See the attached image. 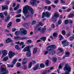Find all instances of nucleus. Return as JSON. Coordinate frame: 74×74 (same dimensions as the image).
I'll return each instance as SVG.
<instances>
[{
	"instance_id": "obj_1",
	"label": "nucleus",
	"mask_w": 74,
	"mask_h": 74,
	"mask_svg": "<svg viewBox=\"0 0 74 74\" xmlns=\"http://www.w3.org/2000/svg\"><path fill=\"white\" fill-rule=\"evenodd\" d=\"M28 10L30 11L32 15L34 14V10L32 8H31V7L27 5L25 6L23 9V13L25 14V16L27 18L30 16L29 14H27L28 13Z\"/></svg>"
},
{
	"instance_id": "obj_2",
	"label": "nucleus",
	"mask_w": 74,
	"mask_h": 74,
	"mask_svg": "<svg viewBox=\"0 0 74 74\" xmlns=\"http://www.w3.org/2000/svg\"><path fill=\"white\" fill-rule=\"evenodd\" d=\"M59 16V14L56 12L54 14V15L52 17V21L54 23L56 22V18Z\"/></svg>"
},
{
	"instance_id": "obj_3",
	"label": "nucleus",
	"mask_w": 74,
	"mask_h": 74,
	"mask_svg": "<svg viewBox=\"0 0 74 74\" xmlns=\"http://www.w3.org/2000/svg\"><path fill=\"white\" fill-rule=\"evenodd\" d=\"M8 73V71L5 70V69L1 67L0 68V74H7Z\"/></svg>"
},
{
	"instance_id": "obj_4",
	"label": "nucleus",
	"mask_w": 74,
	"mask_h": 74,
	"mask_svg": "<svg viewBox=\"0 0 74 74\" xmlns=\"http://www.w3.org/2000/svg\"><path fill=\"white\" fill-rule=\"evenodd\" d=\"M56 48V45H53L48 46L47 49L48 51H51V50H54V49H55Z\"/></svg>"
},
{
	"instance_id": "obj_5",
	"label": "nucleus",
	"mask_w": 74,
	"mask_h": 74,
	"mask_svg": "<svg viewBox=\"0 0 74 74\" xmlns=\"http://www.w3.org/2000/svg\"><path fill=\"white\" fill-rule=\"evenodd\" d=\"M62 44L63 45V47H67L69 45V42H67V40H63L62 41Z\"/></svg>"
},
{
	"instance_id": "obj_6",
	"label": "nucleus",
	"mask_w": 74,
	"mask_h": 74,
	"mask_svg": "<svg viewBox=\"0 0 74 74\" xmlns=\"http://www.w3.org/2000/svg\"><path fill=\"white\" fill-rule=\"evenodd\" d=\"M8 56L10 59H11L12 57H14V56L15 55V53L13 52H12L11 51H10L9 52L8 54Z\"/></svg>"
},
{
	"instance_id": "obj_7",
	"label": "nucleus",
	"mask_w": 74,
	"mask_h": 74,
	"mask_svg": "<svg viewBox=\"0 0 74 74\" xmlns=\"http://www.w3.org/2000/svg\"><path fill=\"white\" fill-rule=\"evenodd\" d=\"M1 52L2 53H3V54L1 56V58H3L8 53V52L6 50H2Z\"/></svg>"
},
{
	"instance_id": "obj_8",
	"label": "nucleus",
	"mask_w": 74,
	"mask_h": 74,
	"mask_svg": "<svg viewBox=\"0 0 74 74\" xmlns=\"http://www.w3.org/2000/svg\"><path fill=\"white\" fill-rule=\"evenodd\" d=\"M32 62L33 63H32V62H30L29 63L28 65V69H30V68L32 67V64H34L35 63H36V61L34 60L32 61Z\"/></svg>"
},
{
	"instance_id": "obj_9",
	"label": "nucleus",
	"mask_w": 74,
	"mask_h": 74,
	"mask_svg": "<svg viewBox=\"0 0 74 74\" xmlns=\"http://www.w3.org/2000/svg\"><path fill=\"white\" fill-rule=\"evenodd\" d=\"M22 34H23L24 35H26L27 34V31L24 28H22L20 30Z\"/></svg>"
},
{
	"instance_id": "obj_10",
	"label": "nucleus",
	"mask_w": 74,
	"mask_h": 74,
	"mask_svg": "<svg viewBox=\"0 0 74 74\" xmlns=\"http://www.w3.org/2000/svg\"><path fill=\"white\" fill-rule=\"evenodd\" d=\"M17 61V59L16 58H15L14 60L12 62V64L10 65V67L12 68L13 67H14V65L16 63V62Z\"/></svg>"
},
{
	"instance_id": "obj_11",
	"label": "nucleus",
	"mask_w": 74,
	"mask_h": 74,
	"mask_svg": "<svg viewBox=\"0 0 74 74\" xmlns=\"http://www.w3.org/2000/svg\"><path fill=\"white\" fill-rule=\"evenodd\" d=\"M49 51L48 52V53L50 55H51V56H52V55H54L55 53V51L54 50H49Z\"/></svg>"
},
{
	"instance_id": "obj_12",
	"label": "nucleus",
	"mask_w": 74,
	"mask_h": 74,
	"mask_svg": "<svg viewBox=\"0 0 74 74\" xmlns=\"http://www.w3.org/2000/svg\"><path fill=\"white\" fill-rule=\"evenodd\" d=\"M23 51L24 52H29L30 51V50L28 46H27L24 49Z\"/></svg>"
},
{
	"instance_id": "obj_13",
	"label": "nucleus",
	"mask_w": 74,
	"mask_h": 74,
	"mask_svg": "<svg viewBox=\"0 0 74 74\" xmlns=\"http://www.w3.org/2000/svg\"><path fill=\"white\" fill-rule=\"evenodd\" d=\"M45 16L47 17V18H49V17L50 16L51 14L48 12H46L45 13Z\"/></svg>"
},
{
	"instance_id": "obj_14",
	"label": "nucleus",
	"mask_w": 74,
	"mask_h": 74,
	"mask_svg": "<svg viewBox=\"0 0 74 74\" xmlns=\"http://www.w3.org/2000/svg\"><path fill=\"white\" fill-rule=\"evenodd\" d=\"M32 55V53H31V52L30 51H27L26 54V56L27 57H30L31 56V55Z\"/></svg>"
},
{
	"instance_id": "obj_15",
	"label": "nucleus",
	"mask_w": 74,
	"mask_h": 74,
	"mask_svg": "<svg viewBox=\"0 0 74 74\" xmlns=\"http://www.w3.org/2000/svg\"><path fill=\"white\" fill-rule=\"evenodd\" d=\"M10 42H13V41H12L11 40V38H8L6 40V43H9Z\"/></svg>"
},
{
	"instance_id": "obj_16",
	"label": "nucleus",
	"mask_w": 74,
	"mask_h": 74,
	"mask_svg": "<svg viewBox=\"0 0 74 74\" xmlns=\"http://www.w3.org/2000/svg\"><path fill=\"white\" fill-rule=\"evenodd\" d=\"M2 10H8V6L7 5H5L4 6L2 5Z\"/></svg>"
},
{
	"instance_id": "obj_17",
	"label": "nucleus",
	"mask_w": 74,
	"mask_h": 74,
	"mask_svg": "<svg viewBox=\"0 0 74 74\" xmlns=\"http://www.w3.org/2000/svg\"><path fill=\"white\" fill-rule=\"evenodd\" d=\"M39 66V65L38 64H37L36 65L34 68L33 70L34 71H36V70H37V69H38V67Z\"/></svg>"
},
{
	"instance_id": "obj_18",
	"label": "nucleus",
	"mask_w": 74,
	"mask_h": 74,
	"mask_svg": "<svg viewBox=\"0 0 74 74\" xmlns=\"http://www.w3.org/2000/svg\"><path fill=\"white\" fill-rule=\"evenodd\" d=\"M45 30H46V29L45 28H44L41 29V31H40V32L42 34H44V33Z\"/></svg>"
},
{
	"instance_id": "obj_19",
	"label": "nucleus",
	"mask_w": 74,
	"mask_h": 74,
	"mask_svg": "<svg viewBox=\"0 0 74 74\" xmlns=\"http://www.w3.org/2000/svg\"><path fill=\"white\" fill-rule=\"evenodd\" d=\"M37 51V47H35L33 51V53L34 54H36V52Z\"/></svg>"
},
{
	"instance_id": "obj_20",
	"label": "nucleus",
	"mask_w": 74,
	"mask_h": 74,
	"mask_svg": "<svg viewBox=\"0 0 74 74\" xmlns=\"http://www.w3.org/2000/svg\"><path fill=\"white\" fill-rule=\"evenodd\" d=\"M15 47L16 49H17V50H19L21 49V48L19 47V45H15Z\"/></svg>"
},
{
	"instance_id": "obj_21",
	"label": "nucleus",
	"mask_w": 74,
	"mask_h": 74,
	"mask_svg": "<svg viewBox=\"0 0 74 74\" xmlns=\"http://www.w3.org/2000/svg\"><path fill=\"white\" fill-rule=\"evenodd\" d=\"M27 67L26 65H24L22 67V69L23 70H26L27 69Z\"/></svg>"
},
{
	"instance_id": "obj_22",
	"label": "nucleus",
	"mask_w": 74,
	"mask_h": 74,
	"mask_svg": "<svg viewBox=\"0 0 74 74\" xmlns=\"http://www.w3.org/2000/svg\"><path fill=\"white\" fill-rule=\"evenodd\" d=\"M23 25L26 29H28L29 28V26H28V24L27 23H25L23 24Z\"/></svg>"
},
{
	"instance_id": "obj_23",
	"label": "nucleus",
	"mask_w": 74,
	"mask_h": 74,
	"mask_svg": "<svg viewBox=\"0 0 74 74\" xmlns=\"http://www.w3.org/2000/svg\"><path fill=\"white\" fill-rule=\"evenodd\" d=\"M45 2L47 4H50L51 3V2L49 0H45Z\"/></svg>"
},
{
	"instance_id": "obj_24",
	"label": "nucleus",
	"mask_w": 74,
	"mask_h": 74,
	"mask_svg": "<svg viewBox=\"0 0 74 74\" xmlns=\"http://www.w3.org/2000/svg\"><path fill=\"white\" fill-rule=\"evenodd\" d=\"M62 21L61 19H60L59 20L58 22V24L57 25V26H58V25H61Z\"/></svg>"
},
{
	"instance_id": "obj_25",
	"label": "nucleus",
	"mask_w": 74,
	"mask_h": 74,
	"mask_svg": "<svg viewBox=\"0 0 74 74\" xmlns=\"http://www.w3.org/2000/svg\"><path fill=\"white\" fill-rule=\"evenodd\" d=\"M12 25V22H10L8 24L7 28H10V27H11V26Z\"/></svg>"
},
{
	"instance_id": "obj_26",
	"label": "nucleus",
	"mask_w": 74,
	"mask_h": 74,
	"mask_svg": "<svg viewBox=\"0 0 74 74\" xmlns=\"http://www.w3.org/2000/svg\"><path fill=\"white\" fill-rule=\"evenodd\" d=\"M58 33H54L53 34V36L54 37V38H55L56 37H57L58 36Z\"/></svg>"
},
{
	"instance_id": "obj_27",
	"label": "nucleus",
	"mask_w": 74,
	"mask_h": 74,
	"mask_svg": "<svg viewBox=\"0 0 74 74\" xmlns=\"http://www.w3.org/2000/svg\"><path fill=\"white\" fill-rule=\"evenodd\" d=\"M18 8H19V4L17 3V6L16 7L14 8V10H17Z\"/></svg>"
},
{
	"instance_id": "obj_28",
	"label": "nucleus",
	"mask_w": 74,
	"mask_h": 74,
	"mask_svg": "<svg viewBox=\"0 0 74 74\" xmlns=\"http://www.w3.org/2000/svg\"><path fill=\"white\" fill-rule=\"evenodd\" d=\"M8 59V57H6L4 58L3 59V62H6L7 60Z\"/></svg>"
},
{
	"instance_id": "obj_29",
	"label": "nucleus",
	"mask_w": 74,
	"mask_h": 74,
	"mask_svg": "<svg viewBox=\"0 0 74 74\" xmlns=\"http://www.w3.org/2000/svg\"><path fill=\"white\" fill-rule=\"evenodd\" d=\"M15 35L16 36H18L19 35V34H20V32L18 31H16L15 32Z\"/></svg>"
},
{
	"instance_id": "obj_30",
	"label": "nucleus",
	"mask_w": 74,
	"mask_h": 74,
	"mask_svg": "<svg viewBox=\"0 0 74 74\" xmlns=\"http://www.w3.org/2000/svg\"><path fill=\"white\" fill-rule=\"evenodd\" d=\"M74 35H73V36L69 38V41H71L72 40H73L74 39Z\"/></svg>"
},
{
	"instance_id": "obj_31",
	"label": "nucleus",
	"mask_w": 74,
	"mask_h": 74,
	"mask_svg": "<svg viewBox=\"0 0 74 74\" xmlns=\"http://www.w3.org/2000/svg\"><path fill=\"white\" fill-rule=\"evenodd\" d=\"M21 66V63L18 62L16 64V67H18V68H19Z\"/></svg>"
},
{
	"instance_id": "obj_32",
	"label": "nucleus",
	"mask_w": 74,
	"mask_h": 74,
	"mask_svg": "<svg viewBox=\"0 0 74 74\" xmlns=\"http://www.w3.org/2000/svg\"><path fill=\"white\" fill-rule=\"evenodd\" d=\"M40 39L43 40V41H45L46 40V37H42L40 38Z\"/></svg>"
},
{
	"instance_id": "obj_33",
	"label": "nucleus",
	"mask_w": 74,
	"mask_h": 74,
	"mask_svg": "<svg viewBox=\"0 0 74 74\" xmlns=\"http://www.w3.org/2000/svg\"><path fill=\"white\" fill-rule=\"evenodd\" d=\"M14 38L16 40H19V39H20V37L19 36H14Z\"/></svg>"
},
{
	"instance_id": "obj_34",
	"label": "nucleus",
	"mask_w": 74,
	"mask_h": 74,
	"mask_svg": "<svg viewBox=\"0 0 74 74\" xmlns=\"http://www.w3.org/2000/svg\"><path fill=\"white\" fill-rule=\"evenodd\" d=\"M0 17H1V18H4V16L3 15V13L1 12L0 13Z\"/></svg>"
},
{
	"instance_id": "obj_35",
	"label": "nucleus",
	"mask_w": 74,
	"mask_h": 74,
	"mask_svg": "<svg viewBox=\"0 0 74 74\" xmlns=\"http://www.w3.org/2000/svg\"><path fill=\"white\" fill-rule=\"evenodd\" d=\"M52 60L54 62H56V60H57V58L55 57H53L52 58Z\"/></svg>"
},
{
	"instance_id": "obj_36",
	"label": "nucleus",
	"mask_w": 74,
	"mask_h": 74,
	"mask_svg": "<svg viewBox=\"0 0 74 74\" xmlns=\"http://www.w3.org/2000/svg\"><path fill=\"white\" fill-rule=\"evenodd\" d=\"M74 16V14H69V18H73V16Z\"/></svg>"
},
{
	"instance_id": "obj_37",
	"label": "nucleus",
	"mask_w": 74,
	"mask_h": 74,
	"mask_svg": "<svg viewBox=\"0 0 74 74\" xmlns=\"http://www.w3.org/2000/svg\"><path fill=\"white\" fill-rule=\"evenodd\" d=\"M69 23V20H66L64 21V24L65 25H67Z\"/></svg>"
},
{
	"instance_id": "obj_38",
	"label": "nucleus",
	"mask_w": 74,
	"mask_h": 74,
	"mask_svg": "<svg viewBox=\"0 0 74 74\" xmlns=\"http://www.w3.org/2000/svg\"><path fill=\"white\" fill-rule=\"evenodd\" d=\"M32 40H29L27 41L26 43L27 44H30V43H32Z\"/></svg>"
},
{
	"instance_id": "obj_39",
	"label": "nucleus",
	"mask_w": 74,
	"mask_h": 74,
	"mask_svg": "<svg viewBox=\"0 0 74 74\" xmlns=\"http://www.w3.org/2000/svg\"><path fill=\"white\" fill-rule=\"evenodd\" d=\"M40 67L42 68H44V67H45V65H44V64L42 63H41L40 64Z\"/></svg>"
},
{
	"instance_id": "obj_40",
	"label": "nucleus",
	"mask_w": 74,
	"mask_h": 74,
	"mask_svg": "<svg viewBox=\"0 0 74 74\" xmlns=\"http://www.w3.org/2000/svg\"><path fill=\"white\" fill-rule=\"evenodd\" d=\"M58 50L60 51V52H63V49L62 48H59L58 49Z\"/></svg>"
},
{
	"instance_id": "obj_41",
	"label": "nucleus",
	"mask_w": 74,
	"mask_h": 74,
	"mask_svg": "<svg viewBox=\"0 0 74 74\" xmlns=\"http://www.w3.org/2000/svg\"><path fill=\"white\" fill-rule=\"evenodd\" d=\"M49 64V60H47L45 62V65L46 66H48Z\"/></svg>"
},
{
	"instance_id": "obj_42",
	"label": "nucleus",
	"mask_w": 74,
	"mask_h": 74,
	"mask_svg": "<svg viewBox=\"0 0 74 74\" xmlns=\"http://www.w3.org/2000/svg\"><path fill=\"white\" fill-rule=\"evenodd\" d=\"M38 30L37 29V27L35 29L34 33H37V32H38Z\"/></svg>"
},
{
	"instance_id": "obj_43",
	"label": "nucleus",
	"mask_w": 74,
	"mask_h": 74,
	"mask_svg": "<svg viewBox=\"0 0 74 74\" xmlns=\"http://www.w3.org/2000/svg\"><path fill=\"white\" fill-rule=\"evenodd\" d=\"M65 54L67 56H69V55L70 54V53L69 51H67L65 53Z\"/></svg>"
},
{
	"instance_id": "obj_44",
	"label": "nucleus",
	"mask_w": 74,
	"mask_h": 74,
	"mask_svg": "<svg viewBox=\"0 0 74 74\" xmlns=\"http://www.w3.org/2000/svg\"><path fill=\"white\" fill-rule=\"evenodd\" d=\"M45 12H43L42 14V18H44V17H45Z\"/></svg>"
},
{
	"instance_id": "obj_45",
	"label": "nucleus",
	"mask_w": 74,
	"mask_h": 74,
	"mask_svg": "<svg viewBox=\"0 0 74 74\" xmlns=\"http://www.w3.org/2000/svg\"><path fill=\"white\" fill-rule=\"evenodd\" d=\"M21 11H22V10L21 9H19L17 11L16 14H19L21 12Z\"/></svg>"
},
{
	"instance_id": "obj_46",
	"label": "nucleus",
	"mask_w": 74,
	"mask_h": 74,
	"mask_svg": "<svg viewBox=\"0 0 74 74\" xmlns=\"http://www.w3.org/2000/svg\"><path fill=\"white\" fill-rule=\"evenodd\" d=\"M62 32L63 35H65V34H66V31H65V30H62Z\"/></svg>"
},
{
	"instance_id": "obj_47",
	"label": "nucleus",
	"mask_w": 74,
	"mask_h": 74,
	"mask_svg": "<svg viewBox=\"0 0 74 74\" xmlns=\"http://www.w3.org/2000/svg\"><path fill=\"white\" fill-rule=\"evenodd\" d=\"M8 14V13H7V12L6 11L4 12L3 15H5V16H7Z\"/></svg>"
},
{
	"instance_id": "obj_48",
	"label": "nucleus",
	"mask_w": 74,
	"mask_h": 74,
	"mask_svg": "<svg viewBox=\"0 0 74 74\" xmlns=\"http://www.w3.org/2000/svg\"><path fill=\"white\" fill-rule=\"evenodd\" d=\"M63 0H61L60 1V3H62V4H63L64 5V4H65V2L63 1Z\"/></svg>"
},
{
	"instance_id": "obj_49",
	"label": "nucleus",
	"mask_w": 74,
	"mask_h": 74,
	"mask_svg": "<svg viewBox=\"0 0 74 74\" xmlns=\"http://www.w3.org/2000/svg\"><path fill=\"white\" fill-rule=\"evenodd\" d=\"M21 40H26V39H27V38L26 37H22V38H21Z\"/></svg>"
},
{
	"instance_id": "obj_50",
	"label": "nucleus",
	"mask_w": 74,
	"mask_h": 74,
	"mask_svg": "<svg viewBox=\"0 0 74 74\" xmlns=\"http://www.w3.org/2000/svg\"><path fill=\"white\" fill-rule=\"evenodd\" d=\"M5 4L7 5H8V4H10V1H6Z\"/></svg>"
},
{
	"instance_id": "obj_51",
	"label": "nucleus",
	"mask_w": 74,
	"mask_h": 74,
	"mask_svg": "<svg viewBox=\"0 0 74 74\" xmlns=\"http://www.w3.org/2000/svg\"><path fill=\"white\" fill-rule=\"evenodd\" d=\"M36 21H33L32 23V25H34V24H36Z\"/></svg>"
},
{
	"instance_id": "obj_52",
	"label": "nucleus",
	"mask_w": 74,
	"mask_h": 74,
	"mask_svg": "<svg viewBox=\"0 0 74 74\" xmlns=\"http://www.w3.org/2000/svg\"><path fill=\"white\" fill-rule=\"evenodd\" d=\"M21 14H18V15H16V18L21 17Z\"/></svg>"
},
{
	"instance_id": "obj_53",
	"label": "nucleus",
	"mask_w": 74,
	"mask_h": 74,
	"mask_svg": "<svg viewBox=\"0 0 74 74\" xmlns=\"http://www.w3.org/2000/svg\"><path fill=\"white\" fill-rule=\"evenodd\" d=\"M59 2V1L58 0H56L54 2V3L55 4H57V3H58Z\"/></svg>"
},
{
	"instance_id": "obj_54",
	"label": "nucleus",
	"mask_w": 74,
	"mask_h": 74,
	"mask_svg": "<svg viewBox=\"0 0 74 74\" xmlns=\"http://www.w3.org/2000/svg\"><path fill=\"white\" fill-rule=\"evenodd\" d=\"M48 11H50L51 10V6H49L48 8Z\"/></svg>"
},
{
	"instance_id": "obj_55",
	"label": "nucleus",
	"mask_w": 74,
	"mask_h": 74,
	"mask_svg": "<svg viewBox=\"0 0 74 74\" xmlns=\"http://www.w3.org/2000/svg\"><path fill=\"white\" fill-rule=\"evenodd\" d=\"M37 29L38 32L39 31L41 32V27H39V28H37Z\"/></svg>"
},
{
	"instance_id": "obj_56",
	"label": "nucleus",
	"mask_w": 74,
	"mask_h": 74,
	"mask_svg": "<svg viewBox=\"0 0 74 74\" xmlns=\"http://www.w3.org/2000/svg\"><path fill=\"white\" fill-rule=\"evenodd\" d=\"M69 56H63L62 58L63 59H65V57H69Z\"/></svg>"
},
{
	"instance_id": "obj_57",
	"label": "nucleus",
	"mask_w": 74,
	"mask_h": 74,
	"mask_svg": "<svg viewBox=\"0 0 74 74\" xmlns=\"http://www.w3.org/2000/svg\"><path fill=\"white\" fill-rule=\"evenodd\" d=\"M71 11V9L69 8L67 10V12H70V11Z\"/></svg>"
},
{
	"instance_id": "obj_58",
	"label": "nucleus",
	"mask_w": 74,
	"mask_h": 74,
	"mask_svg": "<svg viewBox=\"0 0 74 74\" xmlns=\"http://www.w3.org/2000/svg\"><path fill=\"white\" fill-rule=\"evenodd\" d=\"M16 22H20V19L19 18H17L16 19Z\"/></svg>"
},
{
	"instance_id": "obj_59",
	"label": "nucleus",
	"mask_w": 74,
	"mask_h": 74,
	"mask_svg": "<svg viewBox=\"0 0 74 74\" xmlns=\"http://www.w3.org/2000/svg\"><path fill=\"white\" fill-rule=\"evenodd\" d=\"M51 27H52V28H54L55 27V25L54 24H52L51 25Z\"/></svg>"
},
{
	"instance_id": "obj_60",
	"label": "nucleus",
	"mask_w": 74,
	"mask_h": 74,
	"mask_svg": "<svg viewBox=\"0 0 74 74\" xmlns=\"http://www.w3.org/2000/svg\"><path fill=\"white\" fill-rule=\"evenodd\" d=\"M39 24L40 26H43V25H44V24H42V23L41 22H40L39 23Z\"/></svg>"
},
{
	"instance_id": "obj_61",
	"label": "nucleus",
	"mask_w": 74,
	"mask_h": 74,
	"mask_svg": "<svg viewBox=\"0 0 74 74\" xmlns=\"http://www.w3.org/2000/svg\"><path fill=\"white\" fill-rule=\"evenodd\" d=\"M27 62V61H26L25 62L24 61H23L22 62V64H26V63Z\"/></svg>"
},
{
	"instance_id": "obj_62",
	"label": "nucleus",
	"mask_w": 74,
	"mask_h": 74,
	"mask_svg": "<svg viewBox=\"0 0 74 74\" xmlns=\"http://www.w3.org/2000/svg\"><path fill=\"white\" fill-rule=\"evenodd\" d=\"M24 44V42H22L20 43V45H23Z\"/></svg>"
},
{
	"instance_id": "obj_63",
	"label": "nucleus",
	"mask_w": 74,
	"mask_h": 74,
	"mask_svg": "<svg viewBox=\"0 0 74 74\" xmlns=\"http://www.w3.org/2000/svg\"><path fill=\"white\" fill-rule=\"evenodd\" d=\"M71 35V33H69L67 34V37H69Z\"/></svg>"
},
{
	"instance_id": "obj_64",
	"label": "nucleus",
	"mask_w": 74,
	"mask_h": 74,
	"mask_svg": "<svg viewBox=\"0 0 74 74\" xmlns=\"http://www.w3.org/2000/svg\"><path fill=\"white\" fill-rule=\"evenodd\" d=\"M12 32H15L16 31V28H13L12 29Z\"/></svg>"
}]
</instances>
